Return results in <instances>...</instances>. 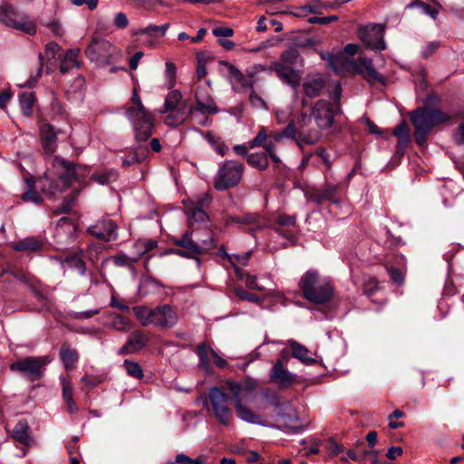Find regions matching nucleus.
Returning <instances> with one entry per match:
<instances>
[{"label":"nucleus","instance_id":"obj_1","mask_svg":"<svg viewBox=\"0 0 464 464\" xmlns=\"http://www.w3.org/2000/svg\"><path fill=\"white\" fill-rule=\"evenodd\" d=\"M440 102V98L435 93H429L424 105L418 107L410 114V120L414 127L413 138L416 144L423 148L433 127L450 120V116L440 109L433 108Z\"/></svg>","mask_w":464,"mask_h":464},{"label":"nucleus","instance_id":"obj_2","mask_svg":"<svg viewBox=\"0 0 464 464\" xmlns=\"http://www.w3.org/2000/svg\"><path fill=\"white\" fill-rule=\"evenodd\" d=\"M52 166L58 179H49L46 177L41 178L37 180V186L44 195L49 199L54 200L56 193H63L74 182L75 163L61 156H55L53 159Z\"/></svg>","mask_w":464,"mask_h":464},{"label":"nucleus","instance_id":"obj_3","mask_svg":"<svg viewBox=\"0 0 464 464\" xmlns=\"http://www.w3.org/2000/svg\"><path fill=\"white\" fill-rule=\"evenodd\" d=\"M304 65V58L295 47H291L282 52L280 61L274 62L271 64V68L276 73L277 77L295 91V97L298 96L297 88L300 86L302 68Z\"/></svg>","mask_w":464,"mask_h":464},{"label":"nucleus","instance_id":"obj_4","mask_svg":"<svg viewBox=\"0 0 464 464\" xmlns=\"http://www.w3.org/2000/svg\"><path fill=\"white\" fill-rule=\"evenodd\" d=\"M225 388L231 392V396L227 394L221 388L214 386L209 390L208 398L213 407L215 417L220 424L227 426L232 417V411L228 406L229 402L233 401L235 405L237 400H242L240 397L242 384L229 379L226 381Z\"/></svg>","mask_w":464,"mask_h":464},{"label":"nucleus","instance_id":"obj_5","mask_svg":"<svg viewBox=\"0 0 464 464\" xmlns=\"http://www.w3.org/2000/svg\"><path fill=\"white\" fill-rule=\"evenodd\" d=\"M303 297L314 304H325L334 297V285L328 279H321L316 270L306 271L299 281Z\"/></svg>","mask_w":464,"mask_h":464},{"label":"nucleus","instance_id":"obj_6","mask_svg":"<svg viewBox=\"0 0 464 464\" xmlns=\"http://www.w3.org/2000/svg\"><path fill=\"white\" fill-rule=\"evenodd\" d=\"M50 362L51 360L48 356H28L11 363L10 370L21 373L31 382H35L43 377L44 367Z\"/></svg>","mask_w":464,"mask_h":464},{"label":"nucleus","instance_id":"obj_7","mask_svg":"<svg viewBox=\"0 0 464 464\" xmlns=\"http://www.w3.org/2000/svg\"><path fill=\"white\" fill-rule=\"evenodd\" d=\"M244 166L235 160L225 161L219 168L214 187L217 190H227L241 180Z\"/></svg>","mask_w":464,"mask_h":464},{"label":"nucleus","instance_id":"obj_8","mask_svg":"<svg viewBox=\"0 0 464 464\" xmlns=\"http://www.w3.org/2000/svg\"><path fill=\"white\" fill-rule=\"evenodd\" d=\"M24 16L21 14L12 5L5 3L0 5V23L23 31L29 35L36 34V26L33 22L25 21Z\"/></svg>","mask_w":464,"mask_h":464},{"label":"nucleus","instance_id":"obj_9","mask_svg":"<svg viewBox=\"0 0 464 464\" xmlns=\"http://www.w3.org/2000/svg\"><path fill=\"white\" fill-rule=\"evenodd\" d=\"M173 243L179 248H169L166 250V254L177 255L181 257L195 259L198 263V266L201 264V259L198 257L199 248L194 244L192 239V232L186 230L180 237L173 238Z\"/></svg>","mask_w":464,"mask_h":464},{"label":"nucleus","instance_id":"obj_10","mask_svg":"<svg viewBox=\"0 0 464 464\" xmlns=\"http://www.w3.org/2000/svg\"><path fill=\"white\" fill-rule=\"evenodd\" d=\"M384 27L381 24H372L360 27L358 37L366 48L372 50H384L386 44L383 40Z\"/></svg>","mask_w":464,"mask_h":464},{"label":"nucleus","instance_id":"obj_11","mask_svg":"<svg viewBox=\"0 0 464 464\" xmlns=\"http://www.w3.org/2000/svg\"><path fill=\"white\" fill-rule=\"evenodd\" d=\"M220 64L226 66L228 70L229 75L233 77L236 82L243 88H249L252 90L249 95V102L252 106L256 108H263L268 110V106L264 99H262L253 89L254 83L252 81L246 79V77L241 72L236 66L227 61H220Z\"/></svg>","mask_w":464,"mask_h":464},{"label":"nucleus","instance_id":"obj_12","mask_svg":"<svg viewBox=\"0 0 464 464\" xmlns=\"http://www.w3.org/2000/svg\"><path fill=\"white\" fill-rule=\"evenodd\" d=\"M270 382L276 384L280 390H285L293 385L298 384V376L290 372L284 365L282 360H276L273 365L270 374Z\"/></svg>","mask_w":464,"mask_h":464},{"label":"nucleus","instance_id":"obj_13","mask_svg":"<svg viewBox=\"0 0 464 464\" xmlns=\"http://www.w3.org/2000/svg\"><path fill=\"white\" fill-rule=\"evenodd\" d=\"M128 119L132 123L135 139L138 141H146L150 138L154 129V118L150 111H145L144 115L135 114Z\"/></svg>","mask_w":464,"mask_h":464},{"label":"nucleus","instance_id":"obj_14","mask_svg":"<svg viewBox=\"0 0 464 464\" xmlns=\"http://www.w3.org/2000/svg\"><path fill=\"white\" fill-rule=\"evenodd\" d=\"M111 48V44L109 41L92 38V42L85 49V55L92 62L110 64L111 56L110 53Z\"/></svg>","mask_w":464,"mask_h":464},{"label":"nucleus","instance_id":"obj_15","mask_svg":"<svg viewBox=\"0 0 464 464\" xmlns=\"http://www.w3.org/2000/svg\"><path fill=\"white\" fill-rule=\"evenodd\" d=\"M332 103L326 100H318L312 107V115L320 130H329L334 120L331 111Z\"/></svg>","mask_w":464,"mask_h":464},{"label":"nucleus","instance_id":"obj_16","mask_svg":"<svg viewBox=\"0 0 464 464\" xmlns=\"http://www.w3.org/2000/svg\"><path fill=\"white\" fill-rule=\"evenodd\" d=\"M152 324L162 328H172L178 323L176 311L169 304H160L153 309Z\"/></svg>","mask_w":464,"mask_h":464},{"label":"nucleus","instance_id":"obj_17","mask_svg":"<svg viewBox=\"0 0 464 464\" xmlns=\"http://www.w3.org/2000/svg\"><path fill=\"white\" fill-rule=\"evenodd\" d=\"M117 225L111 219H102L95 225L88 227L87 231L90 235L95 237L99 240L105 242L116 239Z\"/></svg>","mask_w":464,"mask_h":464},{"label":"nucleus","instance_id":"obj_18","mask_svg":"<svg viewBox=\"0 0 464 464\" xmlns=\"http://www.w3.org/2000/svg\"><path fill=\"white\" fill-rule=\"evenodd\" d=\"M196 353L199 358V367L205 370L207 372H208L210 370V362L208 355V353L213 357V362L217 367L224 369L227 365V362L221 358L211 347H208L205 343L198 345Z\"/></svg>","mask_w":464,"mask_h":464},{"label":"nucleus","instance_id":"obj_19","mask_svg":"<svg viewBox=\"0 0 464 464\" xmlns=\"http://www.w3.org/2000/svg\"><path fill=\"white\" fill-rule=\"evenodd\" d=\"M274 411L286 428L294 432L301 430V427L293 426L297 422L298 417L290 402L282 400L276 407H274Z\"/></svg>","mask_w":464,"mask_h":464},{"label":"nucleus","instance_id":"obj_20","mask_svg":"<svg viewBox=\"0 0 464 464\" xmlns=\"http://www.w3.org/2000/svg\"><path fill=\"white\" fill-rule=\"evenodd\" d=\"M148 341V337L145 336L142 331H133L129 335L125 344L119 350L118 353L120 355H126L140 352L147 345Z\"/></svg>","mask_w":464,"mask_h":464},{"label":"nucleus","instance_id":"obj_21","mask_svg":"<svg viewBox=\"0 0 464 464\" xmlns=\"http://www.w3.org/2000/svg\"><path fill=\"white\" fill-rule=\"evenodd\" d=\"M40 138L44 151L51 155L57 148V131L50 123H43L40 126Z\"/></svg>","mask_w":464,"mask_h":464},{"label":"nucleus","instance_id":"obj_22","mask_svg":"<svg viewBox=\"0 0 464 464\" xmlns=\"http://www.w3.org/2000/svg\"><path fill=\"white\" fill-rule=\"evenodd\" d=\"M85 94V79L77 76L70 87L65 91V97L71 102L80 103L83 101Z\"/></svg>","mask_w":464,"mask_h":464},{"label":"nucleus","instance_id":"obj_23","mask_svg":"<svg viewBox=\"0 0 464 464\" xmlns=\"http://www.w3.org/2000/svg\"><path fill=\"white\" fill-rule=\"evenodd\" d=\"M44 247V241L36 237H27L14 242L12 248L16 252H37Z\"/></svg>","mask_w":464,"mask_h":464},{"label":"nucleus","instance_id":"obj_24","mask_svg":"<svg viewBox=\"0 0 464 464\" xmlns=\"http://www.w3.org/2000/svg\"><path fill=\"white\" fill-rule=\"evenodd\" d=\"M289 345L292 349V356L305 365H314L317 361L308 356L309 350L303 344L299 343L295 340L289 341Z\"/></svg>","mask_w":464,"mask_h":464},{"label":"nucleus","instance_id":"obj_25","mask_svg":"<svg viewBox=\"0 0 464 464\" xmlns=\"http://www.w3.org/2000/svg\"><path fill=\"white\" fill-rule=\"evenodd\" d=\"M60 358L66 371H72L76 367L79 360L78 353L75 349L71 348L68 343H63L60 350Z\"/></svg>","mask_w":464,"mask_h":464},{"label":"nucleus","instance_id":"obj_26","mask_svg":"<svg viewBox=\"0 0 464 464\" xmlns=\"http://www.w3.org/2000/svg\"><path fill=\"white\" fill-rule=\"evenodd\" d=\"M324 86L325 82L323 78H313L303 82V91L307 98L314 99L321 95Z\"/></svg>","mask_w":464,"mask_h":464},{"label":"nucleus","instance_id":"obj_27","mask_svg":"<svg viewBox=\"0 0 464 464\" xmlns=\"http://www.w3.org/2000/svg\"><path fill=\"white\" fill-rule=\"evenodd\" d=\"M329 63L327 66L334 72L340 73L350 72L351 59L347 58L343 53H338L334 55H328Z\"/></svg>","mask_w":464,"mask_h":464},{"label":"nucleus","instance_id":"obj_28","mask_svg":"<svg viewBox=\"0 0 464 464\" xmlns=\"http://www.w3.org/2000/svg\"><path fill=\"white\" fill-rule=\"evenodd\" d=\"M26 191L23 193L22 199L25 202H34L36 205L43 203V198L36 189V182L33 177L25 179Z\"/></svg>","mask_w":464,"mask_h":464},{"label":"nucleus","instance_id":"obj_29","mask_svg":"<svg viewBox=\"0 0 464 464\" xmlns=\"http://www.w3.org/2000/svg\"><path fill=\"white\" fill-rule=\"evenodd\" d=\"M235 408L237 416L241 420L253 424H262L259 415L256 414L249 408L244 406L242 400H237Z\"/></svg>","mask_w":464,"mask_h":464},{"label":"nucleus","instance_id":"obj_30","mask_svg":"<svg viewBox=\"0 0 464 464\" xmlns=\"http://www.w3.org/2000/svg\"><path fill=\"white\" fill-rule=\"evenodd\" d=\"M29 426L26 421L20 420L18 421L13 430L12 437L21 444L24 446H29L31 441V437L29 435Z\"/></svg>","mask_w":464,"mask_h":464},{"label":"nucleus","instance_id":"obj_31","mask_svg":"<svg viewBox=\"0 0 464 464\" xmlns=\"http://www.w3.org/2000/svg\"><path fill=\"white\" fill-rule=\"evenodd\" d=\"M181 100L182 94L179 91L169 92L165 97L164 109L160 111V113L174 112Z\"/></svg>","mask_w":464,"mask_h":464},{"label":"nucleus","instance_id":"obj_32","mask_svg":"<svg viewBox=\"0 0 464 464\" xmlns=\"http://www.w3.org/2000/svg\"><path fill=\"white\" fill-rule=\"evenodd\" d=\"M247 163L259 170H266L269 165L266 152H256L247 155Z\"/></svg>","mask_w":464,"mask_h":464},{"label":"nucleus","instance_id":"obj_33","mask_svg":"<svg viewBox=\"0 0 464 464\" xmlns=\"http://www.w3.org/2000/svg\"><path fill=\"white\" fill-rule=\"evenodd\" d=\"M36 102V98L34 92H24L19 95V102L23 111V114L26 117H30L33 114V108Z\"/></svg>","mask_w":464,"mask_h":464},{"label":"nucleus","instance_id":"obj_34","mask_svg":"<svg viewBox=\"0 0 464 464\" xmlns=\"http://www.w3.org/2000/svg\"><path fill=\"white\" fill-rule=\"evenodd\" d=\"M185 213L188 217V222L189 226H192L193 223H204L208 219V216L205 210L198 208L186 206Z\"/></svg>","mask_w":464,"mask_h":464},{"label":"nucleus","instance_id":"obj_35","mask_svg":"<svg viewBox=\"0 0 464 464\" xmlns=\"http://www.w3.org/2000/svg\"><path fill=\"white\" fill-rule=\"evenodd\" d=\"M63 263L67 264L70 267L77 270L81 276H83L86 272V265L84 261L75 252L66 255Z\"/></svg>","mask_w":464,"mask_h":464},{"label":"nucleus","instance_id":"obj_36","mask_svg":"<svg viewBox=\"0 0 464 464\" xmlns=\"http://www.w3.org/2000/svg\"><path fill=\"white\" fill-rule=\"evenodd\" d=\"M131 102L134 104V106L129 107L126 111V116L127 118H131L132 115L135 114H140L144 115L145 111H148L144 105L141 102V100L140 98V95L138 93V91L136 88L132 91V95L130 98Z\"/></svg>","mask_w":464,"mask_h":464},{"label":"nucleus","instance_id":"obj_37","mask_svg":"<svg viewBox=\"0 0 464 464\" xmlns=\"http://www.w3.org/2000/svg\"><path fill=\"white\" fill-rule=\"evenodd\" d=\"M78 194L79 190L75 189L72 193L65 197L62 205L53 210V215L59 216L61 214H69L72 208Z\"/></svg>","mask_w":464,"mask_h":464},{"label":"nucleus","instance_id":"obj_38","mask_svg":"<svg viewBox=\"0 0 464 464\" xmlns=\"http://www.w3.org/2000/svg\"><path fill=\"white\" fill-rule=\"evenodd\" d=\"M132 311L142 326L152 324L153 309H149L145 305H137L132 308Z\"/></svg>","mask_w":464,"mask_h":464},{"label":"nucleus","instance_id":"obj_39","mask_svg":"<svg viewBox=\"0 0 464 464\" xmlns=\"http://www.w3.org/2000/svg\"><path fill=\"white\" fill-rule=\"evenodd\" d=\"M392 134L397 137L398 141H400L401 146H404L405 144H410L411 136H410V129L405 121H401L400 124H398L392 131Z\"/></svg>","mask_w":464,"mask_h":464},{"label":"nucleus","instance_id":"obj_40","mask_svg":"<svg viewBox=\"0 0 464 464\" xmlns=\"http://www.w3.org/2000/svg\"><path fill=\"white\" fill-rule=\"evenodd\" d=\"M360 75L372 85L379 82L385 86L387 83L386 79L376 71L372 64L366 68Z\"/></svg>","mask_w":464,"mask_h":464},{"label":"nucleus","instance_id":"obj_41","mask_svg":"<svg viewBox=\"0 0 464 464\" xmlns=\"http://www.w3.org/2000/svg\"><path fill=\"white\" fill-rule=\"evenodd\" d=\"M236 275L238 279L245 280L246 285L249 289H255L262 291L263 287L259 286L256 283V277L245 272L240 267H236Z\"/></svg>","mask_w":464,"mask_h":464},{"label":"nucleus","instance_id":"obj_42","mask_svg":"<svg viewBox=\"0 0 464 464\" xmlns=\"http://www.w3.org/2000/svg\"><path fill=\"white\" fill-rule=\"evenodd\" d=\"M210 103H205L199 100L198 92H196V106L195 111L201 112L202 114H216L219 111L218 106L213 102L212 99L209 98Z\"/></svg>","mask_w":464,"mask_h":464},{"label":"nucleus","instance_id":"obj_43","mask_svg":"<svg viewBox=\"0 0 464 464\" xmlns=\"http://www.w3.org/2000/svg\"><path fill=\"white\" fill-rule=\"evenodd\" d=\"M169 27V23L162 25L150 24L147 27L140 29V34H148L151 37H161L165 35Z\"/></svg>","mask_w":464,"mask_h":464},{"label":"nucleus","instance_id":"obj_44","mask_svg":"<svg viewBox=\"0 0 464 464\" xmlns=\"http://www.w3.org/2000/svg\"><path fill=\"white\" fill-rule=\"evenodd\" d=\"M372 64V60L367 58V57L360 56L358 58L357 62L353 60V59H351L350 72H352L354 74H359L360 75L361 73L363 72L364 70H366V68H368Z\"/></svg>","mask_w":464,"mask_h":464},{"label":"nucleus","instance_id":"obj_45","mask_svg":"<svg viewBox=\"0 0 464 464\" xmlns=\"http://www.w3.org/2000/svg\"><path fill=\"white\" fill-rule=\"evenodd\" d=\"M390 276L391 281L396 285H402L405 281V274L407 269L394 268L393 266L385 267Z\"/></svg>","mask_w":464,"mask_h":464},{"label":"nucleus","instance_id":"obj_46","mask_svg":"<svg viewBox=\"0 0 464 464\" xmlns=\"http://www.w3.org/2000/svg\"><path fill=\"white\" fill-rule=\"evenodd\" d=\"M178 115V122H184L188 115L195 111V106H189L187 101H182L174 111Z\"/></svg>","mask_w":464,"mask_h":464},{"label":"nucleus","instance_id":"obj_47","mask_svg":"<svg viewBox=\"0 0 464 464\" xmlns=\"http://www.w3.org/2000/svg\"><path fill=\"white\" fill-rule=\"evenodd\" d=\"M414 7L420 8L425 14L430 15L432 19H436L439 14V11L437 9L420 0H414L407 5V8Z\"/></svg>","mask_w":464,"mask_h":464},{"label":"nucleus","instance_id":"obj_48","mask_svg":"<svg viewBox=\"0 0 464 464\" xmlns=\"http://www.w3.org/2000/svg\"><path fill=\"white\" fill-rule=\"evenodd\" d=\"M123 366L128 375L130 377L136 379H141L143 377L142 368L138 362L126 359L123 362Z\"/></svg>","mask_w":464,"mask_h":464},{"label":"nucleus","instance_id":"obj_49","mask_svg":"<svg viewBox=\"0 0 464 464\" xmlns=\"http://www.w3.org/2000/svg\"><path fill=\"white\" fill-rule=\"evenodd\" d=\"M393 266L394 268L407 269V260L402 254H392L387 257L385 267Z\"/></svg>","mask_w":464,"mask_h":464},{"label":"nucleus","instance_id":"obj_50","mask_svg":"<svg viewBox=\"0 0 464 464\" xmlns=\"http://www.w3.org/2000/svg\"><path fill=\"white\" fill-rule=\"evenodd\" d=\"M261 397L273 407H276L282 401V397L279 393L271 388L264 389L261 392Z\"/></svg>","mask_w":464,"mask_h":464},{"label":"nucleus","instance_id":"obj_51","mask_svg":"<svg viewBox=\"0 0 464 464\" xmlns=\"http://www.w3.org/2000/svg\"><path fill=\"white\" fill-rule=\"evenodd\" d=\"M292 42L294 44L293 47L298 48H309L314 46L316 41L312 37H307L303 34L295 35L292 38Z\"/></svg>","mask_w":464,"mask_h":464},{"label":"nucleus","instance_id":"obj_52","mask_svg":"<svg viewBox=\"0 0 464 464\" xmlns=\"http://www.w3.org/2000/svg\"><path fill=\"white\" fill-rule=\"evenodd\" d=\"M194 244L199 248L198 257H199L201 255L207 254L208 251L216 248L218 246V243L216 242L213 236H209L208 239H204L200 243L194 241Z\"/></svg>","mask_w":464,"mask_h":464},{"label":"nucleus","instance_id":"obj_53","mask_svg":"<svg viewBox=\"0 0 464 464\" xmlns=\"http://www.w3.org/2000/svg\"><path fill=\"white\" fill-rule=\"evenodd\" d=\"M235 295L242 301H248L255 304L261 303V298L257 295L250 293L242 287H236Z\"/></svg>","mask_w":464,"mask_h":464},{"label":"nucleus","instance_id":"obj_54","mask_svg":"<svg viewBox=\"0 0 464 464\" xmlns=\"http://www.w3.org/2000/svg\"><path fill=\"white\" fill-rule=\"evenodd\" d=\"M164 464H204V461L199 458L193 459L190 457L180 453L176 456L174 460H168Z\"/></svg>","mask_w":464,"mask_h":464},{"label":"nucleus","instance_id":"obj_55","mask_svg":"<svg viewBox=\"0 0 464 464\" xmlns=\"http://www.w3.org/2000/svg\"><path fill=\"white\" fill-rule=\"evenodd\" d=\"M321 138L319 130H310L308 133L300 132L298 134V140L305 144H314Z\"/></svg>","mask_w":464,"mask_h":464},{"label":"nucleus","instance_id":"obj_56","mask_svg":"<svg viewBox=\"0 0 464 464\" xmlns=\"http://www.w3.org/2000/svg\"><path fill=\"white\" fill-rule=\"evenodd\" d=\"M205 55H206V53H197V60H198L197 77H198V81H200L204 77H206V75L208 73L207 68H206Z\"/></svg>","mask_w":464,"mask_h":464},{"label":"nucleus","instance_id":"obj_57","mask_svg":"<svg viewBox=\"0 0 464 464\" xmlns=\"http://www.w3.org/2000/svg\"><path fill=\"white\" fill-rule=\"evenodd\" d=\"M38 59H39V63H40V66L37 70V72L34 76H31L27 82H25L24 86L25 87H28V88H34L37 82L39 81V79L41 78L42 76V73H43V68H44V56L43 54L40 53L38 54Z\"/></svg>","mask_w":464,"mask_h":464},{"label":"nucleus","instance_id":"obj_58","mask_svg":"<svg viewBox=\"0 0 464 464\" xmlns=\"http://www.w3.org/2000/svg\"><path fill=\"white\" fill-rule=\"evenodd\" d=\"M150 150L148 146L139 145L136 148H134L133 151L131 152V155L134 157L135 160L138 161V163H141L147 159Z\"/></svg>","mask_w":464,"mask_h":464},{"label":"nucleus","instance_id":"obj_59","mask_svg":"<svg viewBox=\"0 0 464 464\" xmlns=\"http://www.w3.org/2000/svg\"><path fill=\"white\" fill-rule=\"evenodd\" d=\"M91 168L86 165L75 164V179L74 182L79 184L83 182L84 178L90 173Z\"/></svg>","mask_w":464,"mask_h":464},{"label":"nucleus","instance_id":"obj_60","mask_svg":"<svg viewBox=\"0 0 464 464\" xmlns=\"http://www.w3.org/2000/svg\"><path fill=\"white\" fill-rule=\"evenodd\" d=\"M296 223L295 216H289L286 214H280L276 218V224L280 227H294Z\"/></svg>","mask_w":464,"mask_h":464},{"label":"nucleus","instance_id":"obj_61","mask_svg":"<svg viewBox=\"0 0 464 464\" xmlns=\"http://www.w3.org/2000/svg\"><path fill=\"white\" fill-rule=\"evenodd\" d=\"M362 120L366 123L370 133L375 134V135H378V136H381L383 138H387V136L385 135L386 131L384 130L380 129L370 118L363 116Z\"/></svg>","mask_w":464,"mask_h":464},{"label":"nucleus","instance_id":"obj_62","mask_svg":"<svg viewBox=\"0 0 464 464\" xmlns=\"http://www.w3.org/2000/svg\"><path fill=\"white\" fill-rule=\"evenodd\" d=\"M338 190V186L326 183L324 187L322 188L324 198H326V200L334 201L336 196V192Z\"/></svg>","mask_w":464,"mask_h":464},{"label":"nucleus","instance_id":"obj_63","mask_svg":"<svg viewBox=\"0 0 464 464\" xmlns=\"http://www.w3.org/2000/svg\"><path fill=\"white\" fill-rule=\"evenodd\" d=\"M266 138H267V134L266 132V130H265V128H262L258 131L256 136L252 140L249 141V147L251 149H253L256 147L263 146V144L266 142Z\"/></svg>","mask_w":464,"mask_h":464},{"label":"nucleus","instance_id":"obj_64","mask_svg":"<svg viewBox=\"0 0 464 464\" xmlns=\"http://www.w3.org/2000/svg\"><path fill=\"white\" fill-rule=\"evenodd\" d=\"M258 220V215L256 214H246L241 217H236L233 221L238 224L253 225Z\"/></svg>","mask_w":464,"mask_h":464}]
</instances>
